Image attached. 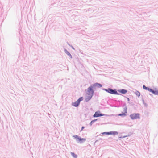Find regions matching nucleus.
Segmentation results:
<instances>
[{
	"mask_svg": "<svg viewBox=\"0 0 158 158\" xmlns=\"http://www.w3.org/2000/svg\"><path fill=\"white\" fill-rule=\"evenodd\" d=\"M93 88V86H91L88 89L87 92L86 94V96L85 98V100L86 102H88L89 100L93 95L94 91L92 89Z\"/></svg>",
	"mask_w": 158,
	"mask_h": 158,
	"instance_id": "obj_1",
	"label": "nucleus"
},
{
	"mask_svg": "<svg viewBox=\"0 0 158 158\" xmlns=\"http://www.w3.org/2000/svg\"><path fill=\"white\" fill-rule=\"evenodd\" d=\"M130 117L132 119H139L140 118L139 114L138 113H133L130 115Z\"/></svg>",
	"mask_w": 158,
	"mask_h": 158,
	"instance_id": "obj_2",
	"label": "nucleus"
},
{
	"mask_svg": "<svg viewBox=\"0 0 158 158\" xmlns=\"http://www.w3.org/2000/svg\"><path fill=\"white\" fill-rule=\"evenodd\" d=\"M73 137L76 140L79 141L80 142H83L85 141L86 140V139L84 138H81L80 137H79L77 135H75L73 136Z\"/></svg>",
	"mask_w": 158,
	"mask_h": 158,
	"instance_id": "obj_3",
	"label": "nucleus"
},
{
	"mask_svg": "<svg viewBox=\"0 0 158 158\" xmlns=\"http://www.w3.org/2000/svg\"><path fill=\"white\" fill-rule=\"evenodd\" d=\"M106 91L108 93L112 94H118L117 91L115 90H113L111 89H106Z\"/></svg>",
	"mask_w": 158,
	"mask_h": 158,
	"instance_id": "obj_4",
	"label": "nucleus"
},
{
	"mask_svg": "<svg viewBox=\"0 0 158 158\" xmlns=\"http://www.w3.org/2000/svg\"><path fill=\"white\" fill-rule=\"evenodd\" d=\"M104 115L102 114H101L100 111H98L95 112L94 114L93 115L94 117H98Z\"/></svg>",
	"mask_w": 158,
	"mask_h": 158,
	"instance_id": "obj_5",
	"label": "nucleus"
},
{
	"mask_svg": "<svg viewBox=\"0 0 158 158\" xmlns=\"http://www.w3.org/2000/svg\"><path fill=\"white\" fill-rule=\"evenodd\" d=\"M80 103L77 100L72 103V105L75 107L77 106Z\"/></svg>",
	"mask_w": 158,
	"mask_h": 158,
	"instance_id": "obj_6",
	"label": "nucleus"
},
{
	"mask_svg": "<svg viewBox=\"0 0 158 158\" xmlns=\"http://www.w3.org/2000/svg\"><path fill=\"white\" fill-rule=\"evenodd\" d=\"M143 88L144 89L148 90L150 92H152V89H150L149 88L146 87L145 85H143Z\"/></svg>",
	"mask_w": 158,
	"mask_h": 158,
	"instance_id": "obj_7",
	"label": "nucleus"
},
{
	"mask_svg": "<svg viewBox=\"0 0 158 158\" xmlns=\"http://www.w3.org/2000/svg\"><path fill=\"white\" fill-rule=\"evenodd\" d=\"M125 113L123 114H118V116H125L126 115L125 113H127V108H124Z\"/></svg>",
	"mask_w": 158,
	"mask_h": 158,
	"instance_id": "obj_8",
	"label": "nucleus"
},
{
	"mask_svg": "<svg viewBox=\"0 0 158 158\" xmlns=\"http://www.w3.org/2000/svg\"><path fill=\"white\" fill-rule=\"evenodd\" d=\"M119 91L121 93L123 94H125L127 92V90L124 89H122L120 90H119Z\"/></svg>",
	"mask_w": 158,
	"mask_h": 158,
	"instance_id": "obj_9",
	"label": "nucleus"
},
{
	"mask_svg": "<svg viewBox=\"0 0 158 158\" xmlns=\"http://www.w3.org/2000/svg\"><path fill=\"white\" fill-rule=\"evenodd\" d=\"M152 92L153 94L155 95L156 94L158 95V90L155 91H154V90H152Z\"/></svg>",
	"mask_w": 158,
	"mask_h": 158,
	"instance_id": "obj_10",
	"label": "nucleus"
},
{
	"mask_svg": "<svg viewBox=\"0 0 158 158\" xmlns=\"http://www.w3.org/2000/svg\"><path fill=\"white\" fill-rule=\"evenodd\" d=\"M111 133L110 135H117L118 134V133L116 131H111L110 132Z\"/></svg>",
	"mask_w": 158,
	"mask_h": 158,
	"instance_id": "obj_11",
	"label": "nucleus"
},
{
	"mask_svg": "<svg viewBox=\"0 0 158 158\" xmlns=\"http://www.w3.org/2000/svg\"><path fill=\"white\" fill-rule=\"evenodd\" d=\"M94 86H98L99 87H101L102 86V85L101 84H98V83H96L95 84Z\"/></svg>",
	"mask_w": 158,
	"mask_h": 158,
	"instance_id": "obj_12",
	"label": "nucleus"
},
{
	"mask_svg": "<svg viewBox=\"0 0 158 158\" xmlns=\"http://www.w3.org/2000/svg\"><path fill=\"white\" fill-rule=\"evenodd\" d=\"M71 154L72 155L74 158H77V155L75 154L73 152H71Z\"/></svg>",
	"mask_w": 158,
	"mask_h": 158,
	"instance_id": "obj_13",
	"label": "nucleus"
},
{
	"mask_svg": "<svg viewBox=\"0 0 158 158\" xmlns=\"http://www.w3.org/2000/svg\"><path fill=\"white\" fill-rule=\"evenodd\" d=\"M135 94L138 97H139L140 95V93L138 91H136L135 92Z\"/></svg>",
	"mask_w": 158,
	"mask_h": 158,
	"instance_id": "obj_14",
	"label": "nucleus"
},
{
	"mask_svg": "<svg viewBox=\"0 0 158 158\" xmlns=\"http://www.w3.org/2000/svg\"><path fill=\"white\" fill-rule=\"evenodd\" d=\"M83 100V97H81L80 98L77 100L80 103V101H82Z\"/></svg>",
	"mask_w": 158,
	"mask_h": 158,
	"instance_id": "obj_15",
	"label": "nucleus"
},
{
	"mask_svg": "<svg viewBox=\"0 0 158 158\" xmlns=\"http://www.w3.org/2000/svg\"><path fill=\"white\" fill-rule=\"evenodd\" d=\"M102 134H106V135H110L111 133L110 132H103L102 133Z\"/></svg>",
	"mask_w": 158,
	"mask_h": 158,
	"instance_id": "obj_16",
	"label": "nucleus"
},
{
	"mask_svg": "<svg viewBox=\"0 0 158 158\" xmlns=\"http://www.w3.org/2000/svg\"><path fill=\"white\" fill-rule=\"evenodd\" d=\"M97 120V119H95V120L92 121L90 123L91 124H92V122H95V121H96Z\"/></svg>",
	"mask_w": 158,
	"mask_h": 158,
	"instance_id": "obj_17",
	"label": "nucleus"
},
{
	"mask_svg": "<svg viewBox=\"0 0 158 158\" xmlns=\"http://www.w3.org/2000/svg\"><path fill=\"white\" fill-rule=\"evenodd\" d=\"M67 54L69 56H70L71 57H72L71 55V54L69 53V52H67Z\"/></svg>",
	"mask_w": 158,
	"mask_h": 158,
	"instance_id": "obj_18",
	"label": "nucleus"
},
{
	"mask_svg": "<svg viewBox=\"0 0 158 158\" xmlns=\"http://www.w3.org/2000/svg\"><path fill=\"white\" fill-rule=\"evenodd\" d=\"M84 127H83H83H82V129H81V131H82V130H83V129H84Z\"/></svg>",
	"mask_w": 158,
	"mask_h": 158,
	"instance_id": "obj_19",
	"label": "nucleus"
}]
</instances>
